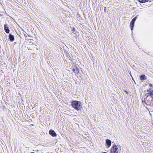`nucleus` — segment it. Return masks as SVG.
Wrapping results in <instances>:
<instances>
[{
  "label": "nucleus",
  "mask_w": 153,
  "mask_h": 153,
  "mask_svg": "<svg viewBox=\"0 0 153 153\" xmlns=\"http://www.w3.org/2000/svg\"><path fill=\"white\" fill-rule=\"evenodd\" d=\"M103 153H107L106 152H103Z\"/></svg>",
  "instance_id": "nucleus-19"
},
{
  "label": "nucleus",
  "mask_w": 153,
  "mask_h": 153,
  "mask_svg": "<svg viewBox=\"0 0 153 153\" xmlns=\"http://www.w3.org/2000/svg\"><path fill=\"white\" fill-rule=\"evenodd\" d=\"M149 86L150 87H152V85L151 84H150L149 85Z\"/></svg>",
  "instance_id": "nucleus-17"
},
{
  "label": "nucleus",
  "mask_w": 153,
  "mask_h": 153,
  "mask_svg": "<svg viewBox=\"0 0 153 153\" xmlns=\"http://www.w3.org/2000/svg\"><path fill=\"white\" fill-rule=\"evenodd\" d=\"M145 78H146L145 75L144 74H143V75H142L140 76V79L142 81H143L145 79Z\"/></svg>",
  "instance_id": "nucleus-11"
},
{
  "label": "nucleus",
  "mask_w": 153,
  "mask_h": 153,
  "mask_svg": "<svg viewBox=\"0 0 153 153\" xmlns=\"http://www.w3.org/2000/svg\"><path fill=\"white\" fill-rule=\"evenodd\" d=\"M145 96H146V97H148V96H150V94L149 93H147L145 94Z\"/></svg>",
  "instance_id": "nucleus-14"
},
{
  "label": "nucleus",
  "mask_w": 153,
  "mask_h": 153,
  "mask_svg": "<svg viewBox=\"0 0 153 153\" xmlns=\"http://www.w3.org/2000/svg\"><path fill=\"white\" fill-rule=\"evenodd\" d=\"M29 42L30 43H31L32 42V41H33L32 39H30L29 40Z\"/></svg>",
  "instance_id": "nucleus-15"
},
{
  "label": "nucleus",
  "mask_w": 153,
  "mask_h": 153,
  "mask_svg": "<svg viewBox=\"0 0 153 153\" xmlns=\"http://www.w3.org/2000/svg\"><path fill=\"white\" fill-rule=\"evenodd\" d=\"M153 99V97L151 96H149L146 97V101H146L145 103L148 105H150L151 104V102L152 101Z\"/></svg>",
  "instance_id": "nucleus-3"
},
{
  "label": "nucleus",
  "mask_w": 153,
  "mask_h": 153,
  "mask_svg": "<svg viewBox=\"0 0 153 153\" xmlns=\"http://www.w3.org/2000/svg\"><path fill=\"white\" fill-rule=\"evenodd\" d=\"M72 30L73 31H75V29L74 28H73L72 29Z\"/></svg>",
  "instance_id": "nucleus-16"
},
{
  "label": "nucleus",
  "mask_w": 153,
  "mask_h": 153,
  "mask_svg": "<svg viewBox=\"0 0 153 153\" xmlns=\"http://www.w3.org/2000/svg\"><path fill=\"white\" fill-rule=\"evenodd\" d=\"M31 153H35L34 152H31Z\"/></svg>",
  "instance_id": "nucleus-20"
},
{
  "label": "nucleus",
  "mask_w": 153,
  "mask_h": 153,
  "mask_svg": "<svg viewBox=\"0 0 153 153\" xmlns=\"http://www.w3.org/2000/svg\"><path fill=\"white\" fill-rule=\"evenodd\" d=\"M73 107L76 110H79L82 108L81 103L78 101H75L71 102Z\"/></svg>",
  "instance_id": "nucleus-1"
},
{
  "label": "nucleus",
  "mask_w": 153,
  "mask_h": 153,
  "mask_svg": "<svg viewBox=\"0 0 153 153\" xmlns=\"http://www.w3.org/2000/svg\"><path fill=\"white\" fill-rule=\"evenodd\" d=\"M125 91V92H126V93H127V94H128V92H127V91Z\"/></svg>",
  "instance_id": "nucleus-18"
},
{
  "label": "nucleus",
  "mask_w": 153,
  "mask_h": 153,
  "mask_svg": "<svg viewBox=\"0 0 153 153\" xmlns=\"http://www.w3.org/2000/svg\"><path fill=\"white\" fill-rule=\"evenodd\" d=\"M134 22L131 21L130 24V26L131 28V30H132L134 28Z\"/></svg>",
  "instance_id": "nucleus-10"
},
{
  "label": "nucleus",
  "mask_w": 153,
  "mask_h": 153,
  "mask_svg": "<svg viewBox=\"0 0 153 153\" xmlns=\"http://www.w3.org/2000/svg\"><path fill=\"white\" fill-rule=\"evenodd\" d=\"M147 92L150 94V96L153 97V91L149 88L147 90Z\"/></svg>",
  "instance_id": "nucleus-7"
},
{
  "label": "nucleus",
  "mask_w": 153,
  "mask_h": 153,
  "mask_svg": "<svg viewBox=\"0 0 153 153\" xmlns=\"http://www.w3.org/2000/svg\"><path fill=\"white\" fill-rule=\"evenodd\" d=\"M137 16H136L131 21L132 22H135V21L137 19Z\"/></svg>",
  "instance_id": "nucleus-13"
},
{
  "label": "nucleus",
  "mask_w": 153,
  "mask_h": 153,
  "mask_svg": "<svg viewBox=\"0 0 153 153\" xmlns=\"http://www.w3.org/2000/svg\"><path fill=\"white\" fill-rule=\"evenodd\" d=\"M118 146H117L114 145L113 146L111 149V153H118L119 150Z\"/></svg>",
  "instance_id": "nucleus-2"
},
{
  "label": "nucleus",
  "mask_w": 153,
  "mask_h": 153,
  "mask_svg": "<svg viewBox=\"0 0 153 153\" xmlns=\"http://www.w3.org/2000/svg\"><path fill=\"white\" fill-rule=\"evenodd\" d=\"M8 25L6 24H5L4 25V30L7 33H8L10 32V30L8 29Z\"/></svg>",
  "instance_id": "nucleus-5"
},
{
  "label": "nucleus",
  "mask_w": 153,
  "mask_h": 153,
  "mask_svg": "<svg viewBox=\"0 0 153 153\" xmlns=\"http://www.w3.org/2000/svg\"><path fill=\"white\" fill-rule=\"evenodd\" d=\"M10 40L11 42H13L14 40V36L11 34H9V36Z\"/></svg>",
  "instance_id": "nucleus-9"
},
{
  "label": "nucleus",
  "mask_w": 153,
  "mask_h": 153,
  "mask_svg": "<svg viewBox=\"0 0 153 153\" xmlns=\"http://www.w3.org/2000/svg\"><path fill=\"white\" fill-rule=\"evenodd\" d=\"M73 71L76 74H78L79 72V69L76 67H74L73 69Z\"/></svg>",
  "instance_id": "nucleus-6"
},
{
  "label": "nucleus",
  "mask_w": 153,
  "mask_h": 153,
  "mask_svg": "<svg viewBox=\"0 0 153 153\" xmlns=\"http://www.w3.org/2000/svg\"><path fill=\"white\" fill-rule=\"evenodd\" d=\"M111 140L109 139H107L106 140V143L108 146V147H110L111 145Z\"/></svg>",
  "instance_id": "nucleus-8"
},
{
  "label": "nucleus",
  "mask_w": 153,
  "mask_h": 153,
  "mask_svg": "<svg viewBox=\"0 0 153 153\" xmlns=\"http://www.w3.org/2000/svg\"><path fill=\"white\" fill-rule=\"evenodd\" d=\"M49 134L53 137H56V133L53 130H50L49 131Z\"/></svg>",
  "instance_id": "nucleus-4"
},
{
  "label": "nucleus",
  "mask_w": 153,
  "mask_h": 153,
  "mask_svg": "<svg viewBox=\"0 0 153 153\" xmlns=\"http://www.w3.org/2000/svg\"><path fill=\"white\" fill-rule=\"evenodd\" d=\"M138 1L140 3H144L148 1V0H139Z\"/></svg>",
  "instance_id": "nucleus-12"
}]
</instances>
